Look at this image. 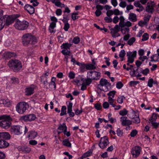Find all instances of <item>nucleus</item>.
<instances>
[{
	"mask_svg": "<svg viewBox=\"0 0 159 159\" xmlns=\"http://www.w3.org/2000/svg\"><path fill=\"white\" fill-rule=\"evenodd\" d=\"M22 42L25 46L31 44H34L37 42L36 37L30 33H26L24 34L22 37Z\"/></svg>",
	"mask_w": 159,
	"mask_h": 159,
	"instance_id": "nucleus-1",
	"label": "nucleus"
},
{
	"mask_svg": "<svg viewBox=\"0 0 159 159\" xmlns=\"http://www.w3.org/2000/svg\"><path fill=\"white\" fill-rule=\"evenodd\" d=\"M8 66L11 69L15 72L18 71L22 67V64L21 61L17 59L10 60L8 62Z\"/></svg>",
	"mask_w": 159,
	"mask_h": 159,
	"instance_id": "nucleus-2",
	"label": "nucleus"
},
{
	"mask_svg": "<svg viewBox=\"0 0 159 159\" xmlns=\"http://www.w3.org/2000/svg\"><path fill=\"white\" fill-rule=\"evenodd\" d=\"M0 126L4 129H8L11 125L10 120L11 118L9 115H3L0 116Z\"/></svg>",
	"mask_w": 159,
	"mask_h": 159,
	"instance_id": "nucleus-3",
	"label": "nucleus"
},
{
	"mask_svg": "<svg viewBox=\"0 0 159 159\" xmlns=\"http://www.w3.org/2000/svg\"><path fill=\"white\" fill-rule=\"evenodd\" d=\"M29 24L26 21H20L19 19H16L14 25L15 28L19 30H24L26 29L28 26Z\"/></svg>",
	"mask_w": 159,
	"mask_h": 159,
	"instance_id": "nucleus-4",
	"label": "nucleus"
},
{
	"mask_svg": "<svg viewBox=\"0 0 159 159\" xmlns=\"http://www.w3.org/2000/svg\"><path fill=\"white\" fill-rule=\"evenodd\" d=\"M29 107L27 103L25 102H20L18 103L16 107L17 111L20 114L24 113Z\"/></svg>",
	"mask_w": 159,
	"mask_h": 159,
	"instance_id": "nucleus-5",
	"label": "nucleus"
},
{
	"mask_svg": "<svg viewBox=\"0 0 159 159\" xmlns=\"http://www.w3.org/2000/svg\"><path fill=\"white\" fill-rule=\"evenodd\" d=\"M24 129L22 126L20 125H13L11 127L10 131L14 134L18 135L22 134Z\"/></svg>",
	"mask_w": 159,
	"mask_h": 159,
	"instance_id": "nucleus-6",
	"label": "nucleus"
},
{
	"mask_svg": "<svg viewBox=\"0 0 159 159\" xmlns=\"http://www.w3.org/2000/svg\"><path fill=\"white\" fill-rule=\"evenodd\" d=\"M101 77V73L95 71H90L88 72L87 77L92 80H97Z\"/></svg>",
	"mask_w": 159,
	"mask_h": 159,
	"instance_id": "nucleus-7",
	"label": "nucleus"
},
{
	"mask_svg": "<svg viewBox=\"0 0 159 159\" xmlns=\"http://www.w3.org/2000/svg\"><path fill=\"white\" fill-rule=\"evenodd\" d=\"M141 151V148L139 146L133 148L131 150V152L133 158H136L139 156Z\"/></svg>",
	"mask_w": 159,
	"mask_h": 159,
	"instance_id": "nucleus-8",
	"label": "nucleus"
},
{
	"mask_svg": "<svg viewBox=\"0 0 159 159\" xmlns=\"http://www.w3.org/2000/svg\"><path fill=\"white\" fill-rule=\"evenodd\" d=\"M85 79L82 78L80 76H79L74 80V81L76 83L78 84H80V85H81V89L82 90H84L86 89L87 85L85 84Z\"/></svg>",
	"mask_w": 159,
	"mask_h": 159,
	"instance_id": "nucleus-9",
	"label": "nucleus"
},
{
	"mask_svg": "<svg viewBox=\"0 0 159 159\" xmlns=\"http://www.w3.org/2000/svg\"><path fill=\"white\" fill-rule=\"evenodd\" d=\"M109 143L108 138L106 136L101 138L98 145L101 148L103 149L106 148Z\"/></svg>",
	"mask_w": 159,
	"mask_h": 159,
	"instance_id": "nucleus-10",
	"label": "nucleus"
},
{
	"mask_svg": "<svg viewBox=\"0 0 159 159\" xmlns=\"http://www.w3.org/2000/svg\"><path fill=\"white\" fill-rule=\"evenodd\" d=\"M137 51H135L133 52L129 51L127 52L126 56L128 57V62L132 63L134 61V58L136 57Z\"/></svg>",
	"mask_w": 159,
	"mask_h": 159,
	"instance_id": "nucleus-11",
	"label": "nucleus"
},
{
	"mask_svg": "<svg viewBox=\"0 0 159 159\" xmlns=\"http://www.w3.org/2000/svg\"><path fill=\"white\" fill-rule=\"evenodd\" d=\"M105 86L106 88L104 91H107L108 90L107 87L111 86V84L108 82L107 80L105 79L102 78L99 82V84L98 86Z\"/></svg>",
	"mask_w": 159,
	"mask_h": 159,
	"instance_id": "nucleus-12",
	"label": "nucleus"
},
{
	"mask_svg": "<svg viewBox=\"0 0 159 159\" xmlns=\"http://www.w3.org/2000/svg\"><path fill=\"white\" fill-rule=\"evenodd\" d=\"M127 119L126 117H121L120 118V121L121 122V125L123 126H128V127L130 129V127L129 125L132 124V121Z\"/></svg>",
	"mask_w": 159,
	"mask_h": 159,
	"instance_id": "nucleus-13",
	"label": "nucleus"
},
{
	"mask_svg": "<svg viewBox=\"0 0 159 159\" xmlns=\"http://www.w3.org/2000/svg\"><path fill=\"white\" fill-rule=\"evenodd\" d=\"M120 27L118 25H116L114 28L110 29V30L111 31V33L112 34V37L116 38L120 36L119 34L117 35V33L120 30Z\"/></svg>",
	"mask_w": 159,
	"mask_h": 159,
	"instance_id": "nucleus-14",
	"label": "nucleus"
},
{
	"mask_svg": "<svg viewBox=\"0 0 159 159\" xmlns=\"http://www.w3.org/2000/svg\"><path fill=\"white\" fill-rule=\"evenodd\" d=\"M36 118L35 115L34 114H30L23 116L21 117V119L26 122L34 120Z\"/></svg>",
	"mask_w": 159,
	"mask_h": 159,
	"instance_id": "nucleus-15",
	"label": "nucleus"
},
{
	"mask_svg": "<svg viewBox=\"0 0 159 159\" xmlns=\"http://www.w3.org/2000/svg\"><path fill=\"white\" fill-rule=\"evenodd\" d=\"M155 5L154 2L152 1L148 2L147 6L146 7V11L149 13H152L154 11L153 7Z\"/></svg>",
	"mask_w": 159,
	"mask_h": 159,
	"instance_id": "nucleus-16",
	"label": "nucleus"
},
{
	"mask_svg": "<svg viewBox=\"0 0 159 159\" xmlns=\"http://www.w3.org/2000/svg\"><path fill=\"white\" fill-rule=\"evenodd\" d=\"M4 22H5V25H9L14 22V20L9 16H3Z\"/></svg>",
	"mask_w": 159,
	"mask_h": 159,
	"instance_id": "nucleus-17",
	"label": "nucleus"
},
{
	"mask_svg": "<svg viewBox=\"0 0 159 159\" xmlns=\"http://www.w3.org/2000/svg\"><path fill=\"white\" fill-rule=\"evenodd\" d=\"M17 148L19 151L22 152L24 153H29L31 151L30 148L25 146H19Z\"/></svg>",
	"mask_w": 159,
	"mask_h": 159,
	"instance_id": "nucleus-18",
	"label": "nucleus"
},
{
	"mask_svg": "<svg viewBox=\"0 0 159 159\" xmlns=\"http://www.w3.org/2000/svg\"><path fill=\"white\" fill-rule=\"evenodd\" d=\"M35 89L34 86L32 85L30 87L27 88L25 89V93L26 95H30L34 93Z\"/></svg>",
	"mask_w": 159,
	"mask_h": 159,
	"instance_id": "nucleus-19",
	"label": "nucleus"
},
{
	"mask_svg": "<svg viewBox=\"0 0 159 159\" xmlns=\"http://www.w3.org/2000/svg\"><path fill=\"white\" fill-rule=\"evenodd\" d=\"M25 9L30 14H33L34 12V9L32 6L27 4L24 7Z\"/></svg>",
	"mask_w": 159,
	"mask_h": 159,
	"instance_id": "nucleus-20",
	"label": "nucleus"
},
{
	"mask_svg": "<svg viewBox=\"0 0 159 159\" xmlns=\"http://www.w3.org/2000/svg\"><path fill=\"white\" fill-rule=\"evenodd\" d=\"M72 106L73 104L71 102H70L67 106V113L69 114V116L71 117H73L75 116L74 113L72 112Z\"/></svg>",
	"mask_w": 159,
	"mask_h": 159,
	"instance_id": "nucleus-21",
	"label": "nucleus"
},
{
	"mask_svg": "<svg viewBox=\"0 0 159 159\" xmlns=\"http://www.w3.org/2000/svg\"><path fill=\"white\" fill-rule=\"evenodd\" d=\"M10 135L7 132H0V138L5 139H9Z\"/></svg>",
	"mask_w": 159,
	"mask_h": 159,
	"instance_id": "nucleus-22",
	"label": "nucleus"
},
{
	"mask_svg": "<svg viewBox=\"0 0 159 159\" xmlns=\"http://www.w3.org/2000/svg\"><path fill=\"white\" fill-rule=\"evenodd\" d=\"M0 104H2L4 106L9 107L10 103L8 99H2L0 100Z\"/></svg>",
	"mask_w": 159,
	"mask_h": 159,
	"instance_id": "nucleus-23",
	"label": "nucleus"
},
{
	"mask_svg": "<svg viewBox=\"0 0 159 159\" xmlns=\"http://www.w3.org/2000/svg\"><path fill=\"white\" fill-rule=\"evenodd\" d=\"M129 19L132 22L136 21L137 20L136 15L134 13H130L129 14Z\"/></svg>",
	"mask_w": 159,
	"mask_h": 159,
	"instance_id": "nucleus-24",
	"label": "nucleus"
},
{
	"mask_svg": "<svg viewBox=\"0 0 159 159\" xmlns=\"http://www.w3.org/2000/svg\"><path fill=\"white\" fill-rule=\"evenodd\" d=\"M15 56L16 54L14 53L11 52H6L4 53V57L6 58H11L14 57Z\"/></svg>",
	"mask_w": 159,
	"mask_h": 159,
	"instance_id": "nucleus-25",
	"label": "nucleus"
},
{
	"mask_svg": "<svg viewBox=\"0 0 159 159\" xmlns=\"http://www.w3.org/2000/svg\"><path fill=\"white\" fill-rule=\"evenodd\" d=\"M9 143L7 142L2 140H0V148H5L9 145Z\"/></svg>",
	"mask_w": 159,
	"mask_h": 159,
	"instance_id": "nucleus-26",
	"label": "nucleus"
},
{
	"mask_svg": "<svg viewBox=\"0 0 159 159\" xmlns=\"http://www.w3.org/2000/svg\"><path fill=\"white\" fill-rule=\"evenodd\" d=\"M129 118L132 119V122L136 124H138L140 122V119L139 116H136V117L131 116H129Z\"/></svg>",
	"mask_w": 159,
	"mask_h": 159,
	"instance_id": "nucleus-27",
	"label": "nucleus"
},
{
	"mask_svg": "<svg viewBox=\"0 0 159 159\" xmlns=\"http://www.w3.org/2000/svg\"><path fill=\"white\" fill-rule=\"evenodd\" d=\"M37 134V133L35 132L31 131L30 132H29L28 137L30 139H34L36 136Z\"/></svg>",
	"mask_w": 159,
	"mask_h": 159,
	"instance_id": "nucleus-28",
	"label": "nucleus"
},
{
	"mask_svg": "<svg viewBox=\"0 0 159 159\" xmlns=\"http://www.w3.org/2000/svg\"><path fill=\"white\" fill-rule=\"evenodd\" d=\"M56 23L55 22H52L50 24L49 27V30L51 33L54 32L53 30L56 27Z\"/></svg>",
	"mask_w": 159,
	"mask_h": 159,
	"instance_id": "nucleus-29",
	"label": "nucleus"
},
{
	"mask_svg": "<svg viewBox=\"0 0 159 159\" xmlns=\"http://www.w3.org/2000/svg\"><path fill=\"white\" fill-rule=\"evenodd\" d=\"M63 144L68 147H71V143L69 142L68 139L64 140L62 142Z\"/></svg>",
	"mask_w": 159,
	"mask_h": 159,
	"instance_id": "nucleus-30",
	"label": "nucleus"
},
{
	"mask_svg": "<svg viewBox=\"0 0 159 159\" xmlns=\"http://www.w3.org/2000/svg\"><path fill=\"white\" fill-rule=\"evenodd\" d=\"M71 46V44L70 43H63L61 47H62V48H64V49L69 50Z\"/></svg>",
	"mask_w": 159,
	"mask_h": 159,
	"instance_id": "nucleus-31",
	"label": "nucleus"
},
{
	"mask_svg": "<svg viewBox=\"0 0 159 159\" xmlns=\"http://www.w3.org/2000/svg\"><path fill=\"white\" fill-rule=\"evenodd\" d=\"M66 129H67V127L66 124L64 123L62 124V125L60 124L59 127L58 128V129L61 130L62 131H63Z\"/></svg>",
	"mask_w": 159,
	"mask_h": 159,
	"instance_id": "nucleus-32",
	"label": "nucleus"
},
{
	"mask_svg": "<svg viewBox=\"0 0 159 159\" xmlns=\"http://www.w3.org/2000/svg\"><path fill=\"white\" fill-rule=\"evenodd\" d=\"M66 106H63L62 107L61 110V113L60 114V115L61 116H63L66 114Z\"/></svg>",
	"mask_w": 159,
	"mask_h": 159,
	"instance_id": "nucleus-33",
	"label": "nucleus"
},
{
	"mask_svg": "<svg viewBox=\"0 0 159 159\" xmlns=\"http://www.w3.org/2000/svg\"><path fill=\"white\" fill-rule=\"evenodd\" d=\"M157 119V115L156 113H153L152 114V116L149 119L150 122H155Z\"/></svg>",
	"mask_w": 159,
	"mask_h": 159,
	"instance_id": "nucleus-34",
	"label": "nucleus"
},
{
	"mask_svg": "<svg viewBox=\"0 0 159 159\" xmlns=\"http://www.w3.org/2000/svg\"><path fill=\"white\" fill-rule=\"evenodd\" d=\"M5 25V22H4L3 17L0 18V30H2Z\"/></svg>",
	"mask_w": 159,
	"mask_h": 159,
	"instance_id": "nucleus-35",
	"label": "nucleus"
},
{
	"mask_svg": "<svg viewBox=\"0 0 159 159\" xmlns=\"http://www.w3.org/2000/svg\"><path fill=\"white\" fill-rule=\"evenodd\" d=\"M125 99V97L124 96H121L118 97L116 101L119 103L122 104L123 102V100Z\"/></svg>",
	"mask_w": 159,
	"mask_h": 159,
	"instance_id": "nucleus-36",
	"label": "nucleus"
},
{
	"mask_svg": "<svg viewBox=\"0 0 159 159\" xmlns=\"http://www.w3.org/2000/svg\"><path fill=\"white\" fill-rule=\"evenodd\" d=\"M112 114L111 113H109L108 114V118L110 122L111 123H113L116 122V119H114L111 117Z\"/></svg>",
	"mask_w": 159,
	"mask_h": 159,
	"instance_id": "nucleus-37",
	"label": "nucleus"
},
{
	"mask_svg": "<svg viewBox=\"0 0 159 159\" xmlns=\"http://www.w3.org/2000/svg\"><path fill=\"white\" fill-rule=\"evenodd\" d=\"M56 2L55 5L57 7L61 8L64 7H65V4L61 3L60 2V0H57Z\"/></svg>",
	"mask_w": 159,
	"mask_h": 159,
	"instance_id": "nucleus-38",
	"label": "nucleus"
},
{
	"mask_svg": "<svg viewBox=\"0 0 159 159\" xmlns=\"http://www.w3.org/2000/svg\"><path fill=\"white\" fill-rule=\"evenodd\" d=\"M108 101L110 104L112 105L113 107H115L116 105L113 103L114 102V99L111 98V97H108Z\"/></svg>",
	"mask_w": 159,
	"mask_h": 159,
	"instance_id": "nucleus-39",
	"label": "nucleus"
},
{
	"mask_svg": "<svg viewBox=\"0 0 159 159\" xmlns=\"http://www.w3.org/2000/svg\"><path fill=\"white\" fill-rule=\"evenodd\" d=\"M96 66L92 64H87V69L88 70H94L95 69Z\"/></svg>",
	"mask_w": 159,
	"mask_h": 159,
	"instance_id": "nucleus-40",
	"label": "nucleus"
},
{
	"mask_svg": "<svg viewBox=\"0 0 159 159\" xmlns=\"http://www.w3.org/2000/svg\"><path fill=\"white\" fill-rule=\"evenodd\" d=\"M127 113L128 111L125 108L123 109V110L120 111L119 112V114L122 116L126 115L127 114Z\"/></svg>",
	"mask_w": 159,
	"mask_h": 159,
	"instance_id": "nucleus-41",
	"label": "nucleus"
},
{
	"mask_svg": "<svg viewBox=\"0 0 159 159\" xmlns=\"http://www.w3.org/2000/svg\"><path fill=\"white\" fill-rule=\"evenodd\" d=\"M92 153V152H91L88 151L87 152L85 153L84 155L82 156L81 157L82 158H84L88 157L90 156Z\"/></svg>",
	"mask_w": 159,
	"mask_h": 159,
	"instance_id": "nucleus-42",
	"label": "nucleus"
},
{
	"mask_svg": "<svg viewBox=\"0 0 159 159\" xmlns=\"http://www.w3.org/2000/svg\"><path fill=\"white\" fill-rule=\"evenodd\" d=\"M148 34L147 33H145L143 35L141 40L142 41H146L148 39Z\"/></svg>",
	"mask_w": 159,
	"mask_h": 159,
	"instance_id": "nucleus-43",
	"label": "nucleus"
},
{
	"mask_svg": "<svg viewBox=\"0 0 159 159\" xmlns=\"http://www.w3.org/2000/svg\"><path fill=\"white\" fill-rule=\"evenodd\" d=\"M140 2L139 1H136L134 2V6L136 7H143L140 4Z\"/></svg>",
	"mask_w": 159,
	"mask_h": 159,
	"instance_id": "nucleus-44",
	"label": "nucleus"
},
{
	"mask_svg": "<svg viewBox=\"0 0 159 159\" xmlns=\"http://www.w3.org/2000/svg\"><path fill=\"white\" fill-rule=\"evenodd\" d=\"M64 29L65 31H67L70 28V24L68 23V22L64 23Z\"/></svg>",
	"mask_w": 159,
	"mask_h": 159,
	"instance_id": "nucleus-45",
	"label": "nucleus"
},
{
	"mask_svg": "<svg viewBox=\"0 0 159 159\" xmlns=\"http://www.w3.org/2000/svg\"><path fill=\"white\" fill-rule=\"evenodd\" d=\"M135 39L134 37L131 38L128 41V44L129 45H132L133 43L135 41Z\"/></svg>",
	"mask_w": 159,
	"mask_h": 159,
	"instance_id": "nucleus-46",
	"label": "nucleus"
},
{
	"mask_svg": "<svg viewBox=\"0 0 159 159\" xmlns=\"http://www.w3.org/2000/svg\"><path fill=\"white\" fill-rule=\"evenodd\" d=\"M78 15L77 13H74L72 14L71 18L73 20H75L79 18V16H77Z\"/></svg>",
	"mask_w": 159,
	"mask_h": 159,
	"instance_id": "nucleus-47",
	"label": "nucleus"
},
{
	"mask_svg": "<svg viewBox=\"0 0 159 159\" xmlns=\"http://www.w3.org/2000/svg\"><path fill=\"white\" fill-rule=\"evenodd\" d=\"M73 42L76 44L78 43L80 41V39L78 37H76L74 38L73 40Z\"/></svg>",
	"mask_w": 159,
	"mask_h": 159,
	"instance_id": "nucleus-48",
	"label": "nucleus"
},
{
	"mask_svg": "<svg viewBox=\"0 0 159 159\" xmlns=\"http://www.w3.org/2000/svg\"><path fill=\"white\" fill-rule=\"evenodd\" d=\"M116 92L114 91H111L107 93V95L108 97H111L112 98L114 97Z\"/></svg>",
	"mask_w": 159,
	"mask_h": 159,
	"instance_id": "nucleus-49",
	"label": "nucleus"
},
{
	"mask_svg": "<svg viewBox=\"0 0 159 159\" xmlns=\"http://www.w3.org/2000/svg\"><path fill=\"white\" fill-rule=\"evenodd\" d=\"M138 25L140 26L143 27L144 25H147L148 23L144 21L140 20L139 22Z\"/></svg>",
	"mask_w": 159,
	"mask_h": 159,
	"instance_id": "nucleus-50",
	"label": "nucleus"
},
{
	"mask_svg": "<svg viewBox=\"0 0 159 159\" xmlns=\"http://www.w3.org/2000/svg\"><path fill=\"white\" fill-rule=\"evenodd\" d=\"M153 79L152 78H151L149 79L148 83V86L149 87L151 88L153 86Z\"/></svg>",
	"mask_w": 159,
	"mask_h": 159,
	"instance_id": "nucleus-51",
	"label": "nucleus"
},
{
	"mask_svg": "<svg viewBox=\"0 0 159 159\" xmlns=\"http://www.w3.org/2000/svg\"><path fill=\"white\" fill-rule=\"evenodd\" d=\"M10 82L11 83L16 84L18 83V79L17 78L12 77L11 78Z\"/></svg>",
	"mask_w": 159,
	"mask_h": 159,
	"instance_id": "nucleus-52",
	"label": "nucleus"
},
{
	"mask_svg": "<svg viewBox=\"0 0 159 159\" xmlns=\"http://www.w3.org/2000/svg\"><path fill=\"white\" fill-rule=\"evenodd\" d=\"M43 83L44 86V87L47 89V85L48 84L47 80V78L46 77H44L43 79Z\"/></svg>",
	"mask_w": 159,
	"mask_h": 159,
	"instance_id": "nucleus-53",
	"label": "nucleus"
},
{
	"mask_svg": "<svg viewBox=\"0 0 159 159\" xmlns=\"http://www.w3.org/2000/svg\"><path fill=\"white\" fill-rule=\"evenodd\" d=\"M125 52L124 50H122L120 52L119 56L121 58H123L125 55Z\"/></svg>",
	"mask_w": 159,
	"mask_h": 159,
	"instance_id": "nucleus-54",
	"label": "nucleus"
},
{
	"mask_svg": "<svg viewBox=\"0 0 159 159\" xmlns=\"http://www.w3.org/2000/svg\"><path fill=\"white\" fill-rule=\"evenodd\" d=\"M117 135L120 137H121L123 135V133L122 131L120 130L119 128H118L116 131Z\"/></svg>",
	"mask_w": 159,
	"mask_h": 159,
	"instance_id": "nucleus-55",
	"label": "nucleus"
},
{
	"mask_svg": "<svg viewBox=\"0 0 159 159\" xmlns=\"http://www.w3.org/2000/svg\"><path fill=\"white\" fill-rule=\"evenodd\" d=\"M85 84L86 85H89L92 82V79L90 78H88V79H85Z\"/></svg>",
	"mask_w": 159,
	"mask_h": 159,
	"instance_id": "nucleus-56",
	"label": "nucleus"
},
{
	"mask_svg": "<svg viewBox=\"0 0 159 159\" xmlns=\"http://www.w3.org/2000/svg\"><path fill=\"white\" fill-rule=\"evenodd\" d=\"M152 124V126L155 129L157 128L159 126V122L157 123L155 122H151Z\"/></svg>",
	"mask_w": 159,
	"mask_h": 159,
	"instance_id": "nucleus-57",
	"label": "nucleus"
},
{
	"mask_svg": "<svg viewBox=\"0 0 159 159\" xmlns=\"http://www.w3.org/2000/svg\"><path fill=\"white\" fill-rule=\"evenodd\" d=\"M80 70L81 71H84L86 68L87 69V64L83 63L80 67Z\"/></svg>",
	"mask_w": 159,
	"mask_h": 159,
	"instance_id": "nucleus-58",
	"label": "nucleus"
},
{
	"mask_svg": "<svg viewBox=\"0 0 159 159\" xmlns=\"http://www.w3.org/2000/svg\"><path fill=\"white\" fill-rule=\"evenodd\" d=\"M62 53L65 55H69L70 52L67 49H63L61 51Z\"/></svg>",
	"mask_w": 159,
	"mask_h": 159,
	"instance_id": "nucleus-59",
	"label": "nucleus"
},
{
	"mask_svg": "<svg viewBox=\"0 0 159 159\" xmlns=\"http://www.w3.org/2000/svg\"><path fill=\"white\" fill-rule=\"evenodd\" d=\"M134 7L133 5H128L126 7V10L125 11V12L126 13H128L129 12V11L131 9H133Z\"/></svg>",
	"mask_w": 159,
	"mask_h": 159,
	"instance_id": "nucleus-60",
	"label": "nucleus"
},
{
	"mask_svg": "<svg viewBox=\"0 0 159 159\" xmlns=\"http://www.w3.org/2000/svg\"><path fill=\"white\" fill-rule=\"evenodd\" d=\"M63 16V19L62 20H62L63 22L64 23L68 22V20L69 19L68 16H66L65 15H64Z\"/></svg>",
	"mask_w": 159,
	"mask_h": 159,
	"instance_id": "nucleus-61",
	"label": "nucleus"
},
{
	"mask_svg": "<svg viewBox=\"0 0 159 159\" xmlns=\"http://www.w3.org/2000/svg\"><path fill=\"white\" fill-rule=\"evenodd\" d=\"M149 70L148 69L146 68L144 70H141V72L144 75H147L149 72Z\"/></svg>",
	"mask_w": 159,
	"mask_h": 159,
	"instance_id": "nucleus-62",
	"label": "nucleus"
},
{
	"mask_svg": "<svg viewBox=\"0 0 159 159\" xmlns=\"http://www.w3.org/2000/svg\"><path fill=\"white\" fill-rule=\"evenodd\" d=\"M123 84L122 82L119 81L116 83V87L118 89H120L123 86Z\"/></svg>",
	"mask_w": 159,
	"mask_h": 159,
	"instance_id": "nucleus-63",
	"label": "nucleus"
},
{
	"mask_svg": "<svg viewBox=\"0 0 159 159\" xmlns=\"http://www.w3.org/2000/svg\"><path fill=\"white\" fill-rule=\"evenodd\" d=\"M137 134V131L136 130H133L130 133V136L131 137H134Z\"/></svg>",
	"mask_w": 159,
	"mask_h": 159,
	"instance_id": "nucleus-64",
	"label": "nucleus"
}]
</instances>
